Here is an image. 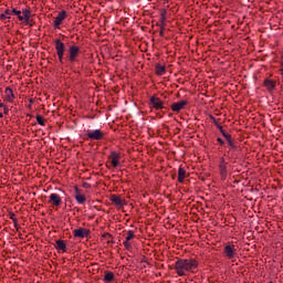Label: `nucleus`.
Here are the masks:
<instances>
[{
	"label": "nucleus",
	"mask_w": 283,
	"mask_h": 283,
	"mask_svg": "<svg viewBox=\"0 0 283 283\" xmlns=\"http://www.w3.org/2000/svg\"><path fill=\"white\" fill-rule=\"evenodd\" d=\"M200 263L193 258L178 259L175 262L174 269L179 277H185L188 273H196Z\"/></svg>",
	"instance_id": "nucleus-1"
},
{
	"label": "nucleus",
	"mask_w": 283,
	"mask_h": 283,
	"mask_svg": "<svg viewBox=\"0 0 283 283\" xmlns=\"http://www.w3.org/2000/svg\"><path fill=\"white\" fill-rule=\"evenodd\" d=\"M11 14L18 17L19 21H24V23L30 24V18L32 17L30 8L22 9V11L13 8Z\"/></svg>",
	"instance_id": "nucleus-2"
},
{
	"label": "nucleus",
	"mask_w": 283,
	"mask_h": 283,
	"mask_svg": "<svg viewBox=\"0 0 283 283\" xmlns=\"http://www.w3.org/2000/svg\"><path fill=\"white\" fill-rule=\"evenodd\" d=\"M78 54H81V48L76 44L70 45L66 55L69 63H76L78 61Z\"/></svg>",
	"instance_id": "nucleus-3"
},
{
	"label": "nucleus",
	"mask_w": 283,
	"mask_h": 283,
	"mask_svg": "<svg viewBox=\"0 0 283 283\" xmlns=\"http://www.w3.org/2000/svg\"><path fill=\"white\" fill-rule=\"evenodd\" d=\"M107 134L102 129L87 130L85 134V140H105Z\"/></svg>",
	"instance_id": "nucleus-4"
},
{
	"label": "nucleus",
	"mask_w": 283,
	"mask_h": 283,
	"mask_svg": "<svg viewBox=\"0 0 283 283\" xmlns=\"http://www.w3.org/2000/svg\"><path fill=\"white\" fill-rule=\"evenodd\" d=\"M55 43V52L59 59V63H61V65H63V59L65 56V43H63V41H61V39H55L54 40Z\"/></svg>",
	"instance_id": "nucleus-5"
},
{
	"label": "nucleus",
	"mask_w": 283,
	"mask_h": 283,
	"mask_svg": "<svg viewBox=\"0 0 283 283\" xmlns=\"http://www.w3.org/2000/svg\"><path fill=\"white\" fill-rule=\"evenodd\" d=\"M148 105L151 109H155L156 112H160V109H167V107H165V102L156 95H153L149 98Z\"/></svg>",
	"instance_id": "nucleus-6"
},
{
	"label": "nucleus",
	"mask_w": 283,
	"mask_h": 283,
	"mask_svg": "<svg viewBox=\"0 0 283 283\" xmlns=\"http://www.w3.org/2000/svg\"><path fill=\"white\" fill-rule=\"evenodd\" d=\"M88 235H92V231L87 228L80 227L73 230V237L78 238L80 240H84V238H87Z\"/></svg>",
	"instance_id": "nucleus-7"
},
{
	"label": "nucleus",
	"mask_w": 283,
	"mask_h": 283,
	"mask_svg": "<svg viewBox=\"0 0 283 283\" xmlns=\"http://www.w3.org/2000/svg\"><path fill=\"white\" fill-rule=\"evenodd\" d=\"M120 158H123V155L118 151H111V155L108 156V159L111 160L112 167L116 169V167H120Z\"/></svg>",
	"instance_id": "nucleus-8"
},
{
	"label": "nucleus",
	"mask_w": 283,
	"mask_h": 283,
	"mask_svg": "<svg viewBox=\"0 0 283 283\" xmlns=\"http://www.w3.org/2000/svg\"><path fill=\"white\" fill-rule=\"evenodd\" d=\"M223 253L228 260H233L238 255V250L235 249V245L228 244L223 248Z\"/></svg>",
	"instance_id": "nucleus-9"
},
{
	"label": "nucleus",
	"mask_w": 283,
	"mask_h": 283,
	"mask_svg": "<svg viewBox=\"0 0 283 283\" xmlns=\"http://www.w3.org/2000/svg\"><path fill=\"white\" fill-rule=\"evenodd\" d=\"M219 174L221 176V180H227V160L224 159V157H221L219 160Z\"/></svg>",
	"instance_id": "nucleus-10"
},
{
	"label": "nucleus",
	"mask_w": 283,
	"mask_h": 283,
	"mask_svg": "<svg viewBox=\"0 0 283 283\" xmlns=\"http://www.w3.org/2000/svg\"><path fill=\"white\" fill-rule=\"evenodd\" d=\"M67 19V11L62 10L55 18L53 25L54 28L59 29L61 28V23H63L64 20Z\"/></svg>",
	"instance_id": "nucleus-11"
},
{
	"label": "nucleus",
	"mask_w": 283,
	"mask_h": 283,
	"mask_svg": "<svg viewBox=\"0 0 283 283\" xmlns=\"http://www.w3.org/2000/svg\"><path fill=\"white\" fill-rule=\"evenodd\" d=\"M187 105H189V102L182 99V101H179V102H176V103L171 104L170 109L172 112H177V113L182 112V109H185V107H187Z\"/></svg>",
	"instance_id": "nucleus-12"
},
{
	"label": "nucleus",
	"mask_w": 283,
	"mask_h": 283,
	"mask_svg": "<svg viewBox=\"0 0 283 283\" xmlns=\"http://www.w3.org/2000/svg\"><path fill=\"white\" fill-rule=\"evenodd\" d=\"M63 200L61 199V196L59 193H51L49 197V205H52V207H61V203Z\"/></svg>",
	"instance_id": "nucleus-13"
},
{
	"label": "nucleus",
	"mask_w": 283,
	"mask_h": 283,
	"mask_svg": "<svg viewBox=\"0 0 283 283\" xmlns=\"http://www.w3.org/2000/svg\"><path fill=\"white\" fill-rule=\"evenodd\" d=\"M74 191H75V200L77 202V205H83L84 202H86L87 197H85V195L81 193V189H78V186H74Z\"/></svg>",
	"instance_id": "nucleus-14"
},
{
	"label": "nucleus",
	"mask_w": 283,
	"mask_h": 283,
	"mask_svg": "<svg viewBox=\"0 0 283 283\" xmlns=\"http://www.w3.org/2000/svg\"><path fill=\"white\" fill-rule=\"evenodd\" d=\"M4 95H6V101L8 103H14V98H17V96H14V91L10 88V86H7L4 88Z\"/></svg>",
	"instance_id": "nucleus-15"
},
{
	"label": "nucleus",
	"mask_w": 283,
	"mask_h": 283,
	"mask_svg": "<svg viewBox=\"0 0 283 283\" xmlns=\"http://www.w3.org/2000/svg\"><path fill=\"white\" fill-rule=\"evenodd\" d=\"M263 87H265L268 90V92H273V90H275V87H276L275 80L265 78L263 81Z\"/></svg>",
	"instance_id": "nucleus-16"
},
{
	"label": "nucleus",
	"mask_w": 283,
	"mask_h": 283,
	"mask_svg": "<svg viewBox=\"0 0 283 283\" xmlns=\"http://www.w3.org/2000/svg\"><path fill=\"white\" fill-rule=\"evenodd\" d=\"M111 202H113L116 207H123L125 205V200L120 198V196L112 195Z\"/></svg>",
	"instance_id": "nucleus-17"
},
{
	"label": "nucleus",
	"mask_w": 283,
	"mask_h": 283,
	"mask_svg": "<svg viewBox=\"0 0 283 283\" xmlns=\"http://www.w3.org/2000/svg\"><path fill=\"white\" fill-rule=\"evenodd\" d=\"M55 244H56V249H59V251H62L63 253H67V244H65V241L57 240V241H55Z\"/></svg>",
	"instance_id": "nucleus-18"
},
{
	"label": "nucleus",
	"mask_w": 283,
	"mask_h": 283,
	"mask_svg": "<svg viewBox=\"0 0 283 283\" xmlns=\"http://www.w3.org/2000/svg\"><path fill=\"white\" fill-rule=\"evenodd\" d=\"M114 279H115V275H114V272L112 271H105L104 272V282L105 283H112L114 282Z\"/></svg>",
	"instance_id": "nucleus-19"
},
{
	"label": "nucleus",
	"mask_w": 283,
	"mask_h": 283,
	"mask_svg": "<svg viewBox=\"0 0 283 283\" xmlns=\"http://www.w3.org/2000/svg\"><path fill=\"white\" fill-rule=\"evenodd\" d=\"M185 178H187V170L185 168L179 167L178 169V182H185Z\"/></svg>",
	"instance_id": "nucleus-20"
},
{
	"label": "nucleus",
	"mask_w": 283,
	"mask_h": 283,
	"mask_svg": "<svg viewBox=\"0 0 283 283\" xmlns=\"http://www.w3.org/2000/svg\"><path fill=\"white\" fill-rule=\"evenodd\" d=\"M166 71H167V69L165 67V65L156 64V75L157 76H164Z\"/></svg>",
	"instance_id": "nucleus-21"
},
{
	"label": "nucleus",
	"mask_w": 283,
	"mask_h": 283,
	"mask_svg": "<svg viewBox=\"0 0 283 283\" xmlns=\"http://www.w3.org/2000/svg\"><path fill=\"white\" fill-rule=\"evenodd\" d=\"M6 19H12V11L10 9H6L2 14H0V20L6 21Z\"/></svg>",
	"instance_id": "nucleus-22"
},
{
	"label": "nucleus",
	"mask_w": 283,
	"mask_h": 283,
	"mask_svg": "<svg viewBox=\"0 0 283 283\" xmlns=\"http://www.w3.org/2000/svg\"><path fill=\"white\" fill-rule=\"evenodd\" d=\"M226 140L231 149H238V145H235V139L231 135L226 137Z\"/></svg>",
	"instance_id": "nucleus-23"
},
{
	"label": "nucleus",
	"mask_w": 283,
	"mask_h": 283,
	"mask_svg": "<svg viewBox=\"0 0 283 283\" xmlns=\"http://www.w3.org/2000/svg\"><path fill=\"white\" fill-rule=\"evenodd\" d=\"M104 240H107V244H114V237L109 232H105L102 234Z\"/></svg>",
	"instance_id": "nucleus-24"
},
{
	"label": "nucleus",
	"mask_w": 283,
	"mask_h": 283,
	"mask_svg": "<svg viewBox=\"0 0 283 283\" xmlns=\"http://www.w3.org/2000/svg\"><path fill=\"white\" fill-rule=\"evenodd\" d=\"M166 21H167V9H161L160 23L163 24V28H164Z\"/></svg>",
	"instance_id": "nucleus-25"
},
{
	"label": "nucleus",
	"mask_w": 283,
	"mask_h": 283,
	"mask_svg": "<svg viewBox=\"0 0 283 283\" xmlns=\"http://www.w3.org/2000/svg\"><path fill=\"white\" fill-rule=\"evenodd\" d=\"M217 129H219L220 134L223 136V138H228V136H231V134L227 133V130H224V128L221 126H219Z\"/></svg>",
	"instance_id": "nucleus-26"
},
{
	"label": "nucleus",
	"mask_w": 283,
	"mask_h": 283,
	"mask_svg": "<svg viewBox=\"0 0 283 283\" xmlns=\"http://www.w3.org/2000/svg\"><path fill=\"white\" fill-rule=\"evenodd\" d=\"M36 122L42 126L45 127V119H43V116L36 115Z\"/></svg>",
	"instance_id": "nucleus-27"
},
{
	"label": "nucleus",
	"mask_w": 283,
	"mask_h": 283,
	"mask_svg": "<svg viewBox=\"0 0 283 283\" xmlns=\"http://www.w3.org/2000/svg\"><path fill=\"white\" fill-rule=\"evenodd\" d=\"M134 237H135V234H134V231H132V230H129L128 232H127V237H126V242H129L130 240H134Z\"/></svg>",
	"instance_id": "nucleus-28"
},
{
	"label": "nucleus",
	"mask_w": 283,
	"mask_h": 283,
	"mask_svg": "<svg viewBox=\"0 0 283 283\" xmlns=\"http://www.w3.org/2000/svg\"><path fill=\"white\" fill-rule=\"evenodd\" d=\"M9 218L10 220H12L13 224L19 222V220L17 219V214H14V212H10Z\"/></svg>",
	"instance_id": "nucleus-29"
},
{
	"label": "nucleus",
	"mask_w": 283,
	"mask_h": 283,
	"mask_svg": "<svg viewBox=\"0 0 283 283\" xmlns=\"http://www.w3.org/2000/svg\"><path fill=\"white\" fill-rule=\"evenodd\" d=\"M123 244H124L126 251H132L133 247L129 241H124Z\"/></svg>",
	"instance_id": "nucleus-30"
},
{
	"label": "nucleus",
	"mask_w": 283,
	"mask_h": 283,
	"mask_svg": "<svg viewBox=\"0 0 283 283\" xmlns=\"http://www.w3.org/2000/svg\"><path fill=\"white\" fill-rule=\"evenodd\" d=\"M210 119L212 120V123H213V125L217 127V129H218V127L221 126V125H220V122H218L217 118L213 117V115H210Z\"/></svg>",
	"instance_id": "nucleus-31"
},
{
	"label": "nucleus",
	"mask_w": 283,
	"mask_h": 283,
	"mask_svg": "<svg viewBox=\"0 0 283 283\" xmlns=\"http://www.w3.org/2000/svg\"><path fill=\"white\" fill-rule=\"evenodd\" d=\"M165 25L163 27V23L160 22V31H159V36H165Z\"/></svg>",
	"instance_id": "nucleus-32"
},
{
	"label": "nucleus",
	"mask_w": 283,
	"mask_h": 283,
	"mask_svg": "<svg viewBox=\"0 0 283 283\" xmlns=\"http://www.w3.org/2000/svg\"><path fill=\"white\" fill-rule=\"evenodd\" d=\"M82 187H83L84 189H92V185H91L90 182H83V184H82Z\"/></svg>",
	"instance_id": "nucleus-33"
},
{
	"label": "nucleus",
	"mask_w": 283,
	"mask_h": 283,
	"mask_svg": "<svg viewBox=\"0 0 283 283\" xmlns=\"http://www.w3.org/2000/svg\"><path fill=\"white\" fill-rule=\"evenodd\" d=\"M217 143H219V145H221V147H223V145H224V140L220 137L217 138Z\"/></svg>",
	"instance_id": "nucleus-34"
},
{
	"label": "nucleus",
	"mask_w": 283,
	"mask_h": 283,
	"mask_svg": "<svg viewBox=\"0 0 283 283\" xmlns=\"http://www.w3.org/2000/svg\"><path fill=\"white\" fill-rule=\"evenodd\" d=\"M2 107H3V114H9L10 113V108H8L7 105H4Z\"/></svg>",
	"instance_id": "nucleus-35"
},
{
	"label": "nucleus",
	"mask_w": 283,
	"mask_h": 283,
	"mask_svg": "<svg viewBox=\"0 0 283 283\" xmlns=\"http://www.w3.org/2000/svg\"><path fill=\"white\" fill-rule=\"evenodd\" d=\"M13 227H14L15 231H19V229H21V226H19V221L13 223Z\"/></svg>",
	"instance_id": "nucleus-36"
},
{
	"label": "nucleus",
	"mask_w": 283,
	"mask_h": 283,
	"mask_svg": "<svg viewBox=\"0 0 283 283\" xmlns=\"http://www.w3.org/2000/svg\"><path fill=\"white\" fill-rule=\"evenodd\" d=\"M6 104H3L2 102H0V107H4Z\"/></svg>",
	"instance_id": "nucleus-37"
},
{
	"label": "nucleus",
	"mask_w": 283,
	"mask_h": 283,
	"mask_svg": "<svg viewBox=\"0 0 283 283\" xmlns=\"http://www.w3.org/2000/svg\"><path fill=\"white\" fill-rule=\"evenodd\" d=\"M32 23H33V20H32V19H30V23H29V25H32Z\"/></svg>",
	"instance_id": "nucleus-38"
},
{
	"label": "nucleus",
	"mask_w": 283,
	"mask_h": 283,
	"mask_svg": "<svg viewBox=\"0 0 283 283\" xmlns=\"http://www.w3.org/2000/svg\"><path fill=\"white\" fill-rule=\"evenodd\" d=\"M0 118H3V113L0 112Z\"/></svg>",
	"instance_id": "nucleus-39"
},
{
	"label": "nucleus",
	"mask_w": 283,
	"mask_h": 283,
	"mask_svg": "<svg viewBox=\"0 0 283 283\" xmlns=\"http://www.w3.org/2000/svg\"><path fill=\"white\" fill-rule=\"evenodd\" d=\"M19 238H20V240H23V237H22V234H19Z\"/></svg>",
	"instance_id": "nucleus-40"
},
{
	"label": "nucleus",
	"mask_w": 283,
	"mask_h": 283,
	"mask_svg": "<svg viewBox=\"0 0 283 283\" xmlns=\"http://www.w3.org/2000/svg\"><path fill=\"white\" fill-rule=\"evenodd\" d=\"M30 103H33V101H32V99H30Z\"/></svg>",
	"instance_id": "nucleus-41"
},
{
	"label": "nucleus",
	"mask_w": 283,
	"mask_h": 283,
	"mask_svg": "<svg viewBox=\"0 0 283 283\" xmlns=\"http://www.w3.org/2000/svg\"><path fill=\"white\" fill-rule=\"evenodd\" d=\"M270 283H273V282H270Z\"/></svg>",
	"instance_id": "nucleus-42"
}]
</instances>
